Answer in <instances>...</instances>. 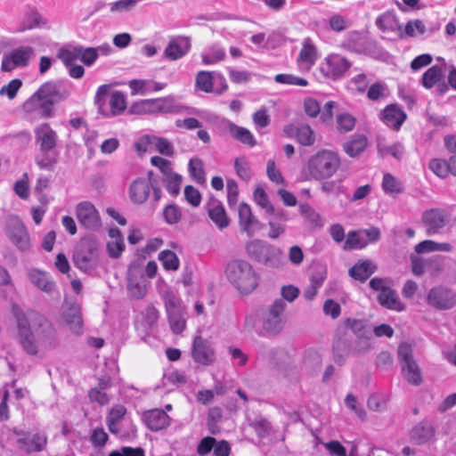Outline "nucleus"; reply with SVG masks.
Returning a JSON list of instances; mask_svg holds the SVG:
<instances>
[{
  "label": "nucleus",
  "instance_id": "9b49d317",
  "mask_svg": "<svg viewBox=\"0 0 456 456\" xmlns=\"http://www.w3.org/2000/svg\"><path fill=\"white\" fill-rule=\"evenodd\" d=\"M191 357L198 364L203 366L213 364L216 359L213 343L200 335L195 336L191 345Z\"/></svg>",
  "mask_w": 456,
  "mask_h": 456
},
{
  "label": "nucleus",
  "instance_id": "72a5a7b5",
  "mask_svg": "<svg viewBox=\"0 0 456 456\" xmlns=\"http://www.w3.org/2000/svg\"><path fill=\"white\" fill-rule=\"evenodd\" d=\"M368 145V139L364 134H354L343 144L345 152L351 158L358 157Z\"/></svg>",
  "mask_w": 456,
  "mask_h": 456
},
{
  "label": "nucleus",
  "instance_id": "09e8293b",
  "mask_svg": "<svg viewBox=\"0 0 456 456\" xmlns=\"http://www.w3.org/2000/svg\"><path fill=\"white\" fill-rule=\"evenodd\" d=\"M57 102L49 99L37 98L36 102L30 105L28 110L32 109H38L39 114L42 118H49L53 116V106Z\"/></svg>",
  "mask_w": 456,
  "mask_h": 456
},
{
  "label": "nucleus",
  "instance_id": "9d476101",
  "mask_svg": "<svg viewBox=\"0 0 456 456\" xmlns=\"http://www.w3.org/2000/svg\"><path fill=\"white\" fill-rule=\"evenodd\" d=\"M370 287L375 291H379L378 301L382 306L397 312L405 309L404 304L401 302L395 290L387 286V279L374 277L370 281Z\"/></svg>",
  "mask_w": 456,
  "mask_h": 456
},
{
  "label": "nucleus",
  "instance_id": "864d4df0",
  "mask_svg": "<svg viewBox=\"0 0 456 456\" xmlns=\"http://www.w3.org/2000/svg\"><path fill=\"white\" fill-rule=\"evenodd\" d=\"M159 260L167 271H175L179 268V258L176 254L171 250H163L159 255Z\"/></svg>",
  "mask_w": 456,
  "mask_h": 456
},
{
  "label": "nucleus",
  "instance_id": "680f3d73",
  "mask_svg": "<svg viewBox=\"0 0 456 456\" xmlns=\"http://www.w3.org/2000/svg\"><path fill=\"white\" fill-rule=\"evenodd\" d=\"M389 94L387 86L381 82L372 84L367 92V97L370 101H379L386 98Z\"/></svg>",
  "mask_w": 456,
  "mask_h": 456
},
{
  "label": "nucleus",
  "instance_id": "6ab92c4d",
  "mask_svg": "<svg viewBox=\"0 0 456 456\" xmlns=\"http://www.w3.org/2000/svg\"><path fill=\"white\" fill-rule=\"evenodd\" d=\"M97 262V248L93 243L82 245L74 255L76 266L85 272L92 270Z\"/></svg>",
  "mask_w": 456,
  "mask_h": 456
},
{
  "label": "nucleus",
  "instance_id": "338daca9",
  "mask_svg": "<svg viewBox=\"0 0 456 456\" xmlns=\"http://www.w3.org/2000/svg\"><path fill=\"white\" fill-rule=\"evenodd\" d=\"M355 118L348 114L342 113L337 116V128L341 133H347L354 129Z\"/></svg>",
  "mask_w": 456,
  "mask_h": 456
},
{
  "label": "nucleus",
  "instance_id": "4d7b16f0",
  "mask_svg": "<svg viewBox=\"0 0 456 456\" xmlns=\"http://www.w3.org/2000/svg\"><path fill=\"white\" fill-rule=\"evenodd\" d=\"M189 172L193 180L198 183L203 184L206 182L203 163L199 159H191L189 161Z\"/></svg>",
  "mask_w": 456,
  "mask_h": 456
},
{
  "label": "nucleus",
  "instance_id": "0e129e2a",
  "mask_svg": "<svg viewBox=\"0 0 456 456\" xmlns=\"http://www.w3.org/2000/svg\"><path fill=\"white\" fill-rule=\"evenodd\" d=\"M429 169L438 177L445 178L449 174L448 161L442 159H433L429 162Z\"/></svg>",
  "mask_w": 456,
  "mask_h": 456
},
{
  "label": "nucleus",
  "instance_id": "f3484780",
  "mask_svg": "<svg viewBox=\"0 0 456 456\" xmlns=\"http://www.w3.org/2000/svg\"><path fill=\"white\" fill-rule=\"evenodd\" d=\"M428 303L437 309H450L456 304V296L452 289L436 287L428 292Z\"/></svg>",
  "mask_w": 456,
  "mask_h": 456
},
{
  "label": "nucleus",
  "instance_id": "13d9d810",
  "mask_svg": "<svg viewBox=\"0 0 456 456\" xmlns=\"http://www.w3.org/2000/svg\"><path fill=\"white\" fill-rule=\"evenodd\" d=\"M274 81L278 84L287 85V86H308V81L293 74H277L274 76Z\"/></svg>",
  "mask_w": 456,
  "mask_h": 456
},
{
  "label": "nucleus",
  "instance_id": "b1692460",
  "mask_svg": "<svg viewBox=\"0 0 456 456\" xmlns=\"http://www.w3.org/2000/svg\"><path fill=\"white\" fill-rule=\"evenodd\" d=\"M46 444V436L39 433L34 434L31 437H28V435L19 437L15 442L16 448L27 454L42 452L45 448Z\"/></svg>",
  "mask_w": 456,
  "mask_h": 456
},
{
  "label": "nucleus",
  "instance_id": "bf43d9fd",
  "mask_svg": "<svg viewBox=\"0 0 456 456\" xmlns=\"http://www.w3.org/2000/svg\"><path fill=\"white\" fill-rule=\"evenodd\" d=\"M378 151L382 157L390 155L398 160L401 159L404 154V147L401 142H395L390 145L379 144Z\"/></svg>",
  "mask_w": 456,
  "mask_h": 456
},
{
  "label": "nucleus",
  "instance_id": "f8f14e48",
  "mask_svg": "<svg viewBox=\"0 0 456 456\" xmlns=\"http://www.w3.org/2000/svg\"><path fill=\"white\" fill-rule=\"evenodd\" d=\"M216 125L220 131L228 133L234 140L240 143L249 148L256 145V140L248 129L240 126L225 118H219Z\"/></svg>",
  "mask_w": 456,
  "mask_h": 456
},
{
  "label": "nucleus",
  "instance_id": "0eeeda50",
  "mask_svg": "<svg viewBox=\"0 0 456 456\" xmlns=\"http://www.w3.org/2000/svg\"><path fill=\"white\" fill-rule=\"evenodd\" d=\"M110 94V86L102 85L98 87L95 96L94 104L98 109V112L106 118L120 115L126 109V95L119 91H115Z\"/></svg>",
  "mask_w": 456,
  "mask_h": 456
},
{
  "label": "nucleus",
  "instance_id": "f257e3e1",
  "mask_svg": "<svg viewBox=\"0 0 456 456\" xmlns=\"http://www.w3.org/2000/svg\"><path fill=\"white\" fill-rule=\"evenodd\" d=\"M35 142L38 152L35 162L41 170L53 171L60 159L57 149L59 136L48 123H42L34 128Z\"/></svg>",
  "mask_w": 456,
  "mask_h": 456
},
{
  "label": "nucleus",
  "instance_id": "2f4dec72",
  "mask_svg": "<svg viewBox=\"0 0 456 456\" xmlns=\"http://www.w3.org/2000/svg\"><path fill=\"white\" fill-rule=\"evenodd\" d=\"M108 233L112 240L107 243V252L110 257L118 258L125 250L124 237L118 227H111Z\"/></svg>",
  "mask_w": 456,
  "mask_h": 456
},
{
  "label": "nucleus",
  "instance_id": "a18cd8bd",
  "mask_svg": "<svg viewBox=\"0 0 456 456\" xmlns=\"http://www.w3.org/2000/svg\"><path fill=\"white\" fill-rule=\"evenodd\" d=\"M361 231H350L344 243L343 248L346 251L362 249L368 245L367 240L360 235Z\"/></svg>",
  "mask_w": 456,
  "mask_h": 456
},
{
  "label": "nucleus",
  "instance_id": "e433bc0d",
  "mask_svg": "<svg viewBox=\"0 0 456 456\" xmlns=\"http://www.w3.org/2000/svg\"><path fill=\"white\" fill-rule=\"evenodd\" d=\"M435 436V428L428 423L420 422L411 431V439L413 443L422 444L428 443Z\"/></svg>",
  "mask_w": 456,
  "mask_h": 456
},
{
  "label": "nucleus",
  "instance_id": "69168bd1",
  "mask_svg": "<svg viewBox=\"0 0 456 456\" xmlns=\"http://www.w3.org/2000/svg\"><path fill=\"white\" fill-rule=\"evenodd\" d=\"M196 86L206 93L213 91V77L208 71H200L196 77Z\"/></svg>",
  "mask_w": 456,
  "mask_h": 456
},
{
  "label": "nucleus",
  "instance_id": "4be33fe9",
  "mask_svg": "<svg viewBox=\"0 0 456 456\" xmlns=\"http://www.w3.org/2000/svg\"><path fill=\"white\" fill-rule=\"evenodd\" d=\"M152 172L148 173V178L139 177L135 179L129 187V197L133 203H144L151 193V183Z\"/></svg>",
  "mask_w": 456,
  "mask_h": 456
},
{
  "label": "nucleus",
  "instance_id": "dca6fc26",
  "mask_svg": "<svg viewBox=\"0 0 456 456\" xmlns=\"http://www.w3.org/2000/svg\"><path fill=\"white\" fill-rule=\"evenodd\" d=\"M77 217L79 223L86 229L96 230L101 224L100 215L95 207L89 201L77 204Z\"/></svg>",
  "mask_w": 456,
  "mask_h": 456
},
{
  "label": "nucleus",
  "instance_id": "37998d69",
  "mask_svg": "<svg viewBox=\"0 0 456 456\" xmlns=\"http://www.w3.org/2000/svg\"><path fill=\"white\" fill-rule=\"evenodd\" d=\"M234 170L238 177L244 182L250 181L254 175L250 162L246 157H239L234 159Z\"/></svg>",
  "mask_w": 456,
  "mask_h": 456
},
{
  "label": "nucleus",
  "instance_id": "423d86ee",
  "mask_svg": "<svg viewBox=\"0 0 456 456\" xmlns=\"http://www.w3.org/2000/svg\"><path fill=\"white\" fill-rule=\"evenodd\" d=\"M12 312L17 322L20 343L23 350L30 355H36L38 352V347L30 327V322L37 325V320L30 314L31 312L36 311L29 309L25 312L20 306L14 304L12 306Z\"/></svg>",
  "mask_w": 456,
  "mask_h": 456
},
{
  "label": "nucleus",
  "instance_id": "3c124183",
  "mask_svg": "<svg viewBox=\"0 0 456 456\" xmlns=\"http://www.w3.org/2000/svg\"><path fill=\"white\" fill-rule=\"evenodd\" d=\"M162 216L167 224L174 225L181 221L182 209L178 205L170 203L164 208Z\"/></svg>",
  "mask_w": 456,
  "mask_h": 456
},
{
  "label": "nucleus",
  "instance_id": "8fccbe9b",
  "mask_svg": "<svg viewBox=\"0 0 456 456\" xmlns=\"http://www.w3.org/2000/svg\"><path fill=\"white\" fill-rule=\"evenodd\" d=\"M301 216L314 227H322V216L309 204L305 203L299 206Z\"/></svg>",
  "mask_w": 456,
  "mask_h": 456
},
{
  "label": "nucleus",
  "instance_id": "20e7f679",
  "mask_svg": "<svg viewBox=\"0 0 456 456\" xmlns=\"http://www.w3.org/2000/svg\"><path fill=\"white\" fill-rule=\"evenodd\" d=\"M248 257L266 267L278 269L284 265V253L279 247L264 240L255 239L245 246Z\"/></svg>",
  "mask_w": 456,
  "mask_h": 456
},
{
  "label": "nucleus",
  "instance_id": "7c9ffc66",
  "mask_svg": "<svg viewBox=\"0 0 456 456\" xmlns=\"http://www.w3.org/2000/svg\"><path fill=\"white\" fill-rule=\"evenodd\" d=\"M377 270L371 260L358 261L348 271L349 275L361 282L367 281Z\"/></svg>",
  "mask_w": 456,
  "mask_h": 456
},
{
  "label": "nucleus",
  "instance_id": "f03ea898",
  "mask_svg": "<svg viewBox=\"0 0 456 456\" xmlns=\"http://www.w3.org/2000/svg\"><path fill=\"white\" fill-rule=\"evenodd\" d=\"M340 165L341 159L337 152L321 150L308 159L304 174L306 179L326 180L337 173Z\"/></svg>",
  "mask_w": 456,
  "mask_h": 456
},
{
  "label": "nucleus",
  "instance_id": "052dcab7",
  "mask_svg": "<svg viewBox=\"0 0 456 456\" xmlns=\"http://www.w3.org/2000/svg\"><path fill=\"white\" fill-rule=\"evenodd\" d=\"M442 70L437 65L429 68L422 77V85L426 88H432L441 78Z\"/></svg>",
  "mask_w": 456,
  "mask_h": 456
},
{
  "label": "nucleus",
  "instance_id": "de8ad7c7",
  "mask_svg": "<svg viewBox=\"0 0 456 456\" xmlns=\"http://www.w3.org/2000/svg\"><path fill=\"white\" fill-rule=\"evenodd\" d=\"M182 180V175L173 171L164 175L162 178L166 190L173 196H177L179 194Z\"/></svg>",
  "mask_w": 456,
  "mask_h": 456
},
{
  "label": "nucleus",
  "instance_id": "473e14b6",
  "mask_svg": "<svg viewBox=\"0 0 456 456\" xmlns=\"http://www.w3.org/2000/svg\"><path fill=\"white\" fill-rule=\"evenodd\" d=\"M29 281L40 290L51 293L55 287L54 281H53L46 273L38 269H31L28 273Z\"/></svg>",
  "mask_w": 456,
  "mask_h": 456
},
{
  "label": "nucleus",
  "instance_id": "4468645a",
  "mask_svg": "<svg viewBox=\"0 0 456 456\" xmlns=\"http://www.w3.org/2000/svg\"><path fill=\"white\" fill-rule=\"evenodd\" d=\"M6 235L20 251H27L29 249V235L24 224L20 219L15 218L8 223Z\"/></svg>",
  "mask_w": 456,
  "mask_h": 456
},
{
  "label": "nucleus",
  "instance_id": "a211bd4d",
  "mask_svg": "<svg viewBox=\"0 0 456 456\" xmlns=\"http://www.w3.org/2000/svg\"><path fill=\"white\" fill-rule=\"evenodd\" d=\"M379 118L387 126L398 131L406 120L407 115L399 104L392 103L380 112Z\"/></svg>",
  "mask_w": 456,
  "mask_h": 456
},
{
  "label": "nucleus",
  "instance_id": "c03bdc74",
  "mask_svg": "<svg viewBox=\"0 0 456 456\" xmlns=\"http://www.w3.org/2000/svg\"><path fill=\"white\" fill-rule=\"evenodd\" d=\"M381 187L386 194L390 195L398 194L403 191V183L389 173L384 174Z\"/></svg>",
  "mask_w": 456,
  "mask_h": 456
},
{
  "label": "nucleus",
  "instance_id": "bb28decb",
  "mask_svg": "<svg viewBox=\"0 0 456 456\" xmlns=\"http://www.w3.org/2000/svg\"><path fill=\"white\" fill-rule=\"evenodd\" d=\"M37 98H45L59 102L64 99V96L61 93L60 86L55 82H46L25 102V109H28L30 105H33Z\"/></svg>",
  "mask_w": 456,
  "mask_h": 456
},
{
  "label": "nucleus",
  "instance_id": "c85d7f7f",
  "mask_svg": "<svg viewBox=\"0 0 456 456\" xmlns=\"http://www.w3.org/2000/svg\"><path fill=\"white\" fill-rule=\"evenodd\" d=\"M346 326L349 328L358 338L360 348L358 351H366L370 348V332L367 330L365 322L358 319L348 318Z\"/></svg>",
  "mask_w": 456,
  "mask_h": 456
},
{
  "label": "nucleus",
  "instance_id": "1a4fd4ad",
  "mask_svg": "<svg viewBox=\"0 0 456 456\" xmlns=\"http://www.w3.org/2000/svg\"><path fill=\"white\" fill-rule=\"evenodd\" d=\"M36 50L30 45H20L4 54L1 63L2 72H12L27 68L35 57Z\"/></svg>",
  "mask_w": 456,
  "mask_h": 456
},
{
  "label": "nucleus",
  "instance_id": "49530a36",
  "mask_svg": "<svg viewBox=\"0 0 456 456\" xmlns=\"http://www.w3.org/2000/svg\"><path fill=\"white\" fill-rule=\"evenodd\" d=\"M402 372L405 379L412 384H420L422 378L420 370L415 361L402 365Z\"/></svg>",
  "mask_w": 456,
  "mask_h": 456
},
{
  "label": "nucleus",
  "instance_id": "412c9836",
  "mask_svg": "<svg viewBox=\"0 0 456 456\" xmlns=\"http://www.w3.org/2000/svg\"><path fill=\"white\" fill-rule=\"evenodd\" d=\"M191 40L186 37H175L169 40L164 50V57L168 61H177L191 50Z\"/></svg>",
  "mask_w": 456,
  "mask_h": 456
},
{
  "label": "nucleus",
  "instance_id": "cd10ccee",
  "mask_svg": "<svg viewBox=\"0 0 456 456\" xmlns=\"http://www.w3.org/2000/svg\"><path fill=\"white\" fill-rule=\"evenodd\" d=\"M145 426L151 431H159L167 428L170 424V417L160 409L147 411L142 415Z\"/></svg>",
  "mask_w": 456,
  "mask_h": 456
},
{
  "label": "nucleus",
  "instance_id": "6e6552de",
  "mask_svg": "<svg viewBox=\"0 0 456 456\" xmlns=\"http://www.w3.org/2000/svg\"><path fill=\"white\" fill-rule=\"evenodd\" d=\"M133 109L136 112L178 114L187 108L181 104L174 96L142 100L134 104Z\"/></svg>",
  "mask_w": 456,
  "mask_h": 456
},
{
  "label": "nucleus",
  "instance_id": "c9c22d12",
  "mask_svg": "<svg viewBox=\"0 0 456 456\" xmlns=\"http://www.w3.org/2000/svg\"><path fill=\"white\" fill-rule=\"evenodd\" d=\"M46 19H45L36 8H29L23 15L20 30L40 28L46 26Z\"/></svg>",
  "mask_w": 456,
  "mask_h": 456
},
{
  "label": "nucleus",
  "instance_id": "a19ab883",
  "mask_svg": "<svg viewBox=\"0 0 456 456\" xmlns=\"http://www.w3.org/2000/svg\"><path fill=\"white\" fill-rule=\"evenodd\" d=\"M439 257L424 258L415 254H411V268L415 276H421Z\"/></svg>",
  "mask_w": 456,
  "mask_h": 456
},
{
  "label": "nucleus",
  "instance_id": "5701e85b",
  "mask_svg": "<svg viewBox=\"0 0 456 456\" xmlns=\"http://www.w3.org/2000/svg\"><path fill=\"white\" fill-rule=\"evenodd\" d=\"M205 208L208 217L218 229L223 230L229 225L230 219L223 203L219 200L211 197L207 202Z\"/></svg>",
  "mask_w": 456,
  "mask_h": 456
},
{
  "label": "nucleus",
  "instance_id": "f704fd0d",
  "mask_svg": "<svg viewBox=\"0 0 456 456\" xmlns=\"http://www.w3.org/2000/svg\"><path fill=\"white\" fill-rule=\"evenodd\" d=\"M452 246L448 242H436L431 240H425L414 247L415 255H422L431 252H451Z\"/></svg>",
  "mask_w": 456,
  "mask_h": 456
},
{
  "label": "nucleus",
  "instance_id": "c756f323",
  "mask_svg": "<svg viewBox=\"0 0 456 456\" xmlns=\"http://www.w3.org/2000/svg\"><path fill=\"white\" fill-rule=\"evenodd\" d=\"M126 408L122 404H115L110 410L106 423L110 433L118 435L121 433V422L126 420Z\"/></svg>",
  "mask_w": 456,
  "mask_h": 456
},
{
  "label": "nucleus",
  "instance_id": "e2e57ef3",
  "mask_svg": "<svg viewBox=\"0 0 456 456\" xmlns=\"http://www.w3.org/2000/svg\"><path fill=\"white\" fill-rule=\"evenodd\" d=\"M128 86L131 89L132 95H145L151 93L150 79H132L128 82Z\"/></svg>",
  "mask_w": 456,
  "mask_h": 456
},
{
  "label": "nucleus",
  "instance_id": "774afa93",
  "mask_svg": "<svg viewBox=\"0 0 456 456\" xmlns=\"http://www.w3.org/2000/svg\"><path fill=\"white\" fill-rule=\"evenodd\" d=\"M109 456H145V452L141 447L122 446L111 451Z\"/></svg>",
  "mask_w": 456,
  "mask_h": 456
},
{
  "label": "nucleus",
  "instance_id": "7ed1b4c3",
  "mask_svg": "<svg viewBox=\"0 0 456 456\" xmlns=\"http://www.w3.org/2000/svg\"><path fill=\"white\" fill-rule=\"evenodd\" d=\"M224 273L229 282L241 294H249L258 286L259 275L246 260L230 261Z\"/></svg>",
  "mask_w": 456,
  "mask_h": 456
},
{
  "label": "nucleus",
  "instance_id": "aec40b11",
  "mask_svg": "<svg viewBox=\"0 0 456 456\" xmlns=\"http://www.w3.org/2000/svg\"><path fill=\"white\" fill-rule=\"evenodd\" d=\"M284 133L303 146H312L315 142V134L306 124L288 125L284 127Z\"/></svg>",
  "mask_w": 456,
  "mask_h": 456
},
{
  "label": "nucleus",
  "instance_id": "2eb2a0df",
  "mask_svg": "<svg viewBox=\"0 0 456 456\" xmlns=\"http://www.w3.org/2000/svg\"><path fill=\"white\" fill-rule=\"evenodd\" d=\"M352 63L340 54H330L322 66V73L330 78L338 79L345 76Z\"/></svg>",
  "mask_w": 456,
  "mask_h": 456
},
{
  "label": "nucleus",
  "instance_id": "58836bf2",
  "mask_svg": "<svg viewBox=\"0 0 456 456\" xmlns=\"http://www.w3.org/2000/svg\"><path fill=\"white\" fill-rule=\"evenodd\" d=\"M375 24L383 32L401 30L402 28L396 16L389 12L380 14L376 19Z\"/></svg>",
  "mask_w": 456,
  "mask_h": 456
},
{
  "label": "nucleus",
  "instance_id": "393cba45",
  "mask_svg": "<svg viewBox=\"0 0 456 456\" xmlns=\"http://www.w3.org/2000/svg\"><path fill=\"white\" fill-rule=\"evenodd\" d=\"M30 314L37 320V326L39 329L38 335L41 341L50 346H53L57 339V333L53 324L38 312H31Z\"/></svg>",
  "mask_w": 456,
  "mask_h": 456
},
{
  "label": "nucleus",
  "instance_id": "39448f33",
  "mask_svg": "<svg viewBox=\"0 0 456 456\" xmlns=\"http://www.w3.org/2000/svg\"><path fill=\"white\" fill-rule=\"evenodd\" d=\"M170 329L175 334H181L186 328L187 311L179 294L170 289L161 293Z\"/></svg>",
  "mask_w": 456,
  "mask_h": 456
},
{
  "label": "nucleus",
  "instance_id": "79ce46f5",
  "mask_svg": "<svg viewBox=\"0 0 456 456\" xmlns=\"http://www.w3.org/2000/svg\"><path fill=\"white\" fill-rule=\"evenodd\" d=\"M225 56V50L217 45L209 46L201 53L202 62L205 65L216 64L224 60Z\"/></svg>",
  "mask_w": 456,
  "mask_h": 456
},
{
  "label": "nucleus",
  "instance_id": "ddd939ff",
  "mask_svg": "<svg viewBox=\"0 0 456 456\" xmlns=\"http://www.w3.org/2000/svg\"><path fill=\"white\" fill-rule=\"evenodd\" d=\"M421 219L428 236L441 233L448 223L446 212L440 208H430L424 211Z\"/></svg>",
  "mask_w": 456,
  "mask_h": 456
},
{
  "label": "nucleus",
  "instance_id": "ea45409f",
  "mask_svg": "<svg viewBox=\"0 0 456 456\" xmlns=\"http://www.w3.org/2000/svg\"><path fill=\"white\" fill-rule=\"evenodd\" d=\"M64 319L72 333L80 335L83 333V319L80 311L76 307H70L65 314Z\"/></svg>",
  "mask_w": 456,
  "mask_h": 456
},
{
  "label": "nucleus",
  "instance_id": "5fc2aeb1",
  "mask_svg": "<svg viewBox=\"0 0 456 456\" xmlns=\"http://www.w3.org/2000/svg\"><path fill=\"white\" fill-rule=\"evenodd\" d=\"M299 57L302 61L307 63H314L316 61V48L309 37L304 39Z\"/></svg>",
  "mask_w": 456,
  "mask_h": 456
},
{
  "label": "nucleus",
  "instance_id": "6e6d98bb",
  "mask_svg": "<svg viewBox=\"0 0 456 456\" xmlns=\"http://www.w3.org/2000/svg\"><path fill=\"white\" fill-rule=\"evenodd\" d=\"M253 198L255 202L263 208L265 213L273 212V205L271 203L267 193L262 187L257 186L255 189Z\"/></svg>",
  "mask_w": 456,
  "mask_h": 456
},
{
  "label": "nucleus",
  "instance_id": "4c0bfd02",
  "mask_svg": "<svg viewBox=\"0 0 456 456\" xmlns=\"http://www.w3.org/2000/svg\"><path fill=\"white\" fill-rule=\"evenodd\" d=\"M81 53V45H66L61 47L57 52V58L61 61L65 67L74 64L79 60Z\"/></svg>",
  "mask_w": 456,
  "mask_h": 456
},
{
  "label": "nucleus",
  "instance_id": "a878e982",
  "mask_svg": "<svg viewBox=\"0 0 456 456\" xmlns=\"http://www.w3.org/2000/svg\"><path fill=\"white\" fill-rule=\"evenodd\" d=\"M239 224L241 230L248 237H252L259 229V222L253 216L251 208L248 204L241 202L238 208Z\"/></svg>",
  "mask_w": 456,
  "mask_h": 456
},
{
  "label": "nucleus",
  "instance_id": "603ef678",
  "mask_svg": "<svg viewBox=\"0 0 456 456\" xmlns=\"http://www.w3.org/2000/svg\"><path fill=\"white\" fill-rule=\"evenodd\" d=\"M283 318H275L273 315H268L263 322V332L265 335L278 334L283 328Z\"/></svg>",
  "mask_w": 456,
  "mask_h": 456
}]
</instances>
